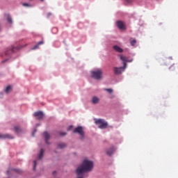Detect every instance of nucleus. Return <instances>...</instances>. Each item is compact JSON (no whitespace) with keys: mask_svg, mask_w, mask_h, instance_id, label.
I'll return each mask as SVG.
<instances>
[{"mask_svg":"<svg viewBox=\"0 0 178 178\" xmlns=\"http://www.w3.org/2000/svg\"><path fill=\"white\" fill-rule=\"evenodd\" d=\"M41 1H44V0H40Z\"/></svg>","mask_w":178,"mask_h":178,"instance_id":"nucleus-31","label":"nucleus"},{"mask_svg":"<svg viewBox=\"0 0 178 178\" xmlns=\"http://www.w3.org/2000/svg\"><path fill=\"white\" fill-rule=\"evenodd\" d=\"M59 134H60V136H67V133L66 132H60Z\"/></svg>","mask_w":178,"mask_h":178,"instance_id":"nucleus-22","label":"nucleus"},{"mask_svg":"<svg viewBox=\"0 0 178 178\" xmlns=\"http://www.w3.org/2000/svg\"><path fill=\"white\" fill-rule=\"evenodd\" d=\"M104 90H106L109 94H112L113 92V90L112 88H106Z\"/></svg>","mask_w":178,"mask_h":178,"instance_id":"nucleus-18","label":"nucleus"},{"mask_svg":"<svg viewBox=\"0 0 178 178\" xmlns=\"http://www.w3.org/2000/svg\"><path fill=\"white\" fill-rule=\"evenodd\" d=\"M120 60L123 62V67H113L114 74H121L122 72H124V70L127 67V62L131 63L133 61V60H128V58L123 55H120Z\"/></svg>","mask_w":178,"mask_h":178,"instance_id":"nucleus-2","label":"nucleus"},{"mask_svg":"<svg viewBox=\"0 0 178 178\" xmlns=\"http://www.w3.org/2000/svg\"><path fill=\"white\" fill-rule=\"evenodd\" d=\"M23 6H31V4L26 3H23Z\"/></svg>","mask_w":178,"mask_h":178,"instance_id":"nucleus-26","label":"nucleus"},{"mask_svg":"<svg viewBox=\"0 0 178 178\" xmlns=\"http://www.w3.org/2000/svg\"><path fill=\"white\" fill-rule=\"evenodd\" d=\"M67 147V144L65 143H60L58 145V148L64 149Z\"/></svg>","mask_w":178,"mask_h":178,"instance_id":"nucleus-13","label":"nucleus"},{"mask_svg":"<svg viewBox=\"0 0 178 178\" xmlns=\"http://www.w3.org/2000/svg\"><path fill=\"white\" fill-rule=\"evenodd\" d=\"M113 49L115 51H117V52H118V53H123V51H124V50L122 49V48H120L119 46H117V45H115V46H113Z\"/></svg>","mask_w":178,"mask_h":178,"instance_id":"nucleus-11","label":"nucleus"},{"mask_svg":"<svg viewBox=\"0 0 178 178\" xmlns=\"http://www.w3.org/2000/svg\"><path fill=\"white\" fill-rule=\"evenodd\" d=\"M14 131H15V133H21L22 129L19 127H15Z\"/></svg>","mask_w":178,"mask_h":178,"instance_id":"nucleus-15","label":"nucleus"},{"mask_svg":"<svg viewBox=\"0 0 178 178\" xmlns=\"http://www.w3.org/2000/svg\"><path fill=\"white\" fill-rule=\"evenodd\" d=\"M14 171L19 174L22 173V171L19 169H15Z\"/></svg>","mask_w":178,"mask_h":178,"instance_id":"nucleus-24","label":"nucleus"},{"mask_svg":"<svg viewBox=\"0 0 178 178\" xmlns=\"http://www.w3.org/2000/svg\"><path fill=\"white\" fill-rule=\"evenodd\" d=\"M74 133H78L80 136H81L82 138L84 137V131L82 127H78L74 130Z\"/></svg>","mask_w":178,"mask_h":178,"instance_id":"nucleus-6","label":"nucleus"},{"mask_svg":"<svg viewBox=\"0 0 178 178\" xmlns=\"http://www.w3.org/2000/svg\"><path fill=\"white\" fill-rule=\"evenodd\" d=\"M43 44H44L43 40H40V42H39V43H38V44L35 45L32 49H33V50L37 49L39 47L40 45H42Z\"/></svg>","mask_w":178,"mask_h":178,"instance_id":"nucleus-14","label":"nucleus"},{"mask_svg":"<svg viewBox=\"0 0 178 178\" xmlns=\"http://www.w3.org/2000/svg\"><path fill=\"white\" fill-rule=\"evenodd\" d=\"M95 123L99 125V127L102 129H106L108 127V123L104 120L99 119L96 120Z\"/></svg>","mask_w":178,"mask_h":178,"instance_id":"nucleus-4","label":"nucleus"},{"mask_svg":"<svg viewBox=\"0 0 178 178\" xmlns=\"http://www.w3.org/2000/svg\"><path fill=\"white\" fill-rule=\"evenodd\" d=\"M7 21L9 24H12V17L10 16H8Z\"/></svg>","mask_w":178,"mask_h":178,"instance_id":"nucleus-20","label":"nucleus"},{"mask_svg":"<svg viewBox=\"0 0 178 178\" xmlns=\"http://www.w3.org/2000/svg\"><path fill=\"white\" fill-rule=\"evenodd\" d=\"M6 61H8V59L5 60H3L2 63H6Z\"/></svg>","mask_w":178,"mask_h":178,"instance_id":"nucleus-28","label":"nucleus"},{"mask_svg":"<svg viewBox=\"0 0 178 178\" xmlns=\"http://www.w3.org/2000/svg\"><path fill=\"white\" fill-rule=\"evenodd\" d=\"M34 134H35V132L33 133V136H34Z\"/></svg>","mask_w":178,"mask_h":178,"instance_id":"nucleus-30","label":"nucleus"},{"mask_svg":"<svg viewBox=\"0 0 178 178\" xmlns=\"http://www.w3.org/2000/svg\"><path fill=\"white\" fill-rule=\"evenodd\" d=\"M43 134L44 135V140H45L46 144L49 145V140L51 138V135L47 131H45Z\"/></svg>","mask_w":178,"mask_h":178,"instance_id":"nucleus-8","label":"nucleus"},{"mask_svg":"<svg viewBox=\"0 0 178 178\" xmlns=\"http://www.w3.org/2000/svg\"><path fill=\"white\" fill-rule=\"evenodd\" d=\"M44 152V149H41L40 154H39V160L42 159V158L43 157Z\"/></svg>","mask_w":178,"mask_h":178,"instance_id":"nucleus-16","label":"nucleus"},{"mask_svg":"<svg viewBox=\"0 0 178 178\" xmlns=\"http://www.w3.org/2000/svg\"><path fill=\"white\" fill-rule=\"evenodd\" d=\"M93 168V163L91 161L85 159L80 167L76 170L77 178H83V172H90Z\"/></svg>","mask_w":178,"mask_h":178,"instance_id":"nucleus-1","label":"nucleus"},{"mask_svg":"<svg viewBox=\"0 0 178 178\" xmlns=\"http://www.w3.org/2000/svg\"><path fill=\"white\" fill-rule=\"evenodd\" d=\"M0 139H13V136H12L10 134H0Z\"/></svg>","mask_w":178,"mask_h":178,"instance_id":"nucleus-7","label":"nucleus"},{"mask_svg":"<svg viewBox=\"0 0 178 178\" xmlns=\"http://www.w3.org/2000/svg\"><path fill=\"white\" fill-rule=\"evenodd\" d=\"M52 31H56V33L58 32V29L56 28L52 29Z\"/></svg>","mask_w":178,"mask_h":178,"instance_id":"nucleus-27","label":"nucleus"},{"mask_svg":"<svg viewBox=\"0 0 178 178\" xmlns=\"http://www.w3.org/2000/svg\"><path fill=\"white\" fill-rule=\"evenodd\" d=\"M115 147H111L106 151V153L107 155L111 156L115 152Z\"/></svg>","mask_w":178,"mask_h":178,"instance_id":"nucleus-10","label":"nucleus"},{"mask_svg":"<svg viewBox=\"0 0 178 178\" xmlns=\"http://www.w3.org/2000/svg\"><path fill=\"white\" fill-rule=\"evenodd\" d=\"M34 116L37 118L38 120H42L44 117V114L41 111H38L34 113Z\"/></svg>","mask_w":178,"mask_h":178,"instance_id":"nucleus-9","label":"nucleus"},{"mask_svg":"<svg viewBox=\"0 0 178 178\" xmlns=\"http://www.w3.org/2000/svg\"><path fill=\"white\" fill-rule=\"evenodd\" d=\"M103 72L101 69L91 72V77L95 80H100L102 78Z\"/></svg>","mask_w":178,"mask_h":178,"instance_id":"nucleus-3","label":"nucleus"},{"mask_svg":"<svg viewBox=\"0 0 178 178\" xmlns=\"http://www.w3.org/2000/svg\"><path fill=\"white\" fill-rule=\"evenodd\" d=\"M175 68V65H171V66L170 67V70L171 72H172V70H174Z\"/></svg>","mask_w":178,"mask_h":178,"instance_id":"nucleus-23","label":"nucleus"},{"mask_svg":"<svg viewBox=\"0 0 178 178\" xmlns=\"http://www.w3.org/2000/svg\"><path fill=\"white\" fill-rule=\"evenodd\" d=\"M92 104H99V98H98V97H96V96L93 97L92 99Z\"/></svg>","mask_w":178,"mask_h":178,"instance_id":"nucleus-12","label":"nucleus"},{"mask_svg":"<svg viewBox=\"0 0 178 178\" xmlns=\"http://www.w3.org/2000/svg\"><path fill=\"white\" fill-rule=\"evenodd\" d=\"M53 175H55L56 174V172H53Z\"/></svg>","mask_w":178,"mask_h":178,"instance_id":"nucleus-29","label":"nucleus"},{"mask_svg":"<svg viewBox=\"0 0 178 178\" xmlns=\"http://www.w3.org/2000/svg\"><path fill=\"white\" fill-rule=\"evenodd\" d=\"M12 90V87L10 86H8L6 88V92L9 93Z\"/></svg>","mask_w":178,"mask_h":178,"instance_id":"nucleus-17","label":"nucleus"},{"mask_svg":"<svg viewBox=\"0 0 178 178\" xmlns=\"http://www.w3.org/2000/svg\"><path fill=\"white\" fill-rule=\"evenodd\" d=\"M12 52H15V49H10V50L6 51L5 54H6V55H8V54H10V53H12Z\"/></svg>","mask_w":178,"mask_h":178,"instance_id":"nucleus-19","label":"nucleus"},{"mask_svg":"<svg viewBox=\"0 0 178 178\" xmlns=\"http://www.w3.org/2000/svg\"><path fill=\"white\" fill-rule=\"evenodd\" d=\"M136 43H137V42H136V40H131V46L136 45Z\"/></svg>","mask_w":178,"mask_h":178,"instance_id":"nucleus-21","label":"nucleus"},{"mask_svg":"<svg viewBox=\"0 0 178 178\" xmlns=\"http://www.w3.org/2000/svg\"><path fill=\"white\" fill-rule=\"evenodd\" d=\"M116 26L120 30H126V24L122 21H117Z\"/></svg>","mask_w":178,"mask_h":178,"instance_id":"nucleus-5","label":"nucleus"},{"mask_svg":"<svg viewBox=\"0 0 178 178\" xmlns=\"http://www.w3.org/2000/svg\"><path fill=\"white\" fill-rule=\"evenodd\" d=\"M36 165H37V161H36V160H35V161H34V167H33V170H35V167H36Z\"/></svg>","mask_w":178,"mask_h":178,"instance_id":"nucleus-25","label":"nucleus"}]
</instances>
